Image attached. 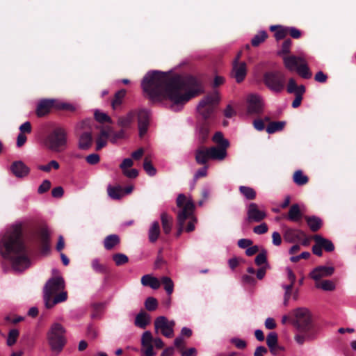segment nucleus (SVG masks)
Segmentation results:
<instances>
[{"mask_svg":"<svg viewBox=\"0 0 356 356\" xmlns=\"http://www.w3.org/2000/svg\"><path fill=\"white\" fill-rule=\"evenodd\" d=\"M141 86L152 102L168 99L173 111H180L192 98L204 92L201 81L193 76L183 79L161 71L149 72L143 79Z\"/></svg>","mask_w":356,"mask_h":356,"instance_id":"1","label":"nucleus"},{"mask_svg":"<svg viewBox=\"0 0 356 356\" xmlns=\"http://www.w3.org/2000/svg\"><path fill=\"white\" fill-rule=\"evenodd\" d=\"M0 254L10 262L15 271H22L29 268L30 259L20 225L12 226L2 236L0 240Z\"/></svg>","mask_w":356,"mask_h":356,"instance_id":"2","label":"nucleus"},{"mask_svg":"<svg viewBox=\"0 0 356 356\" xmlns=\"http://www.w3.org/2000/svg\"><path fill=\"white\" fill-rule=\"evenodd\" d=\"M286 322H291L296 328L297 333L294 339L299 345L313 341L317 337L318 329L307 309L300 307L293 310L290 315L283 316L282 323L285 324Z\"/></svg>","mask_w":356,"mask_h":356,"instance_id":"3","label":"nucleus"},{"mask_svg":"<svg viewBox=\"0 0 356 356\" xmlns=\"http://www.w3.org/2000/svg\"><path fill=\"white\" fill-rule=\"evenodd\" d=\"M177 206L180 209L177 213L178 229L176 237H179L184 228L185 222L189 220L185 229L186 232H191L195 229V223L197 220L193 216L195 204L192 200L187 199L184 194H179L176 200Z\"/></svg>","mask_w":356,"mask_h":356,"instance_id":"4","label":"nucleus"},{"mask_svg":"<svg viewBox=\"0 0 356 356\" xmlns=\"http://www.w3.org/2000/svg\"><path fill=\"white\" fill-rule=\"evenodd\" d=\"M65 281L60 276L50 278L44 287V300L47 309L65 302L67 299V293L64 291Z\"/></svg>","mask_w":356,"mask_h":356,"instance_id":"5","label":"nucleus"},{"mask_svg":"<svg viewBox=\"0 0 356 356\" xmlns=\"http://www.w3.org/2000/svg\"><path fill=\"white\" fill-rule=\"evenodd\" d=\"M67 134L62 127H55L47 136V147L53 152H60L65 149L67 142Z\"/></svg>","mask_w":356,"mask_h":356,"instance_id":"6","label":"nucleus"},{"mask_svg":"<svg viewBox=\"0 0 356 356\" xmlns=\"http://www.w3.org/2000/svg\"><path fill=\"white\" fill-rule=\"evenodd\" d=\"M65 329L58 323H54L47 332L48 343L52 351L60 353L66 343Z\"/></svg>","mask_w":356,"mask_h":356,"instance_id":"7","label":"nucleus"},{"mask_svg":"<svg viewBox=\"0 0 356 356\" xmlns=\"http://www.w3.org/2000/svg\"><path fill=\"white\" fill-rule=\"evenodd\" d=\"M263 81L265 86L271 91L280 93L284 89L286 76L281 70H270L264 74Z\"/></svg>","mask_w":356,"mask_h":356,"instance_id":"8","label":"nucleus"},{"mask_svg":"<svg viewBox=\"0 0 356 356\" xmlns=\"http://www.w3.org/2000/svg\"><path fill=\"white\" fill-rule=\"evenodd\" d=\"M219 102L217 93L205 96L197 106V113L202 116L204 121L212 118Z\"/></svg>","mask_w":356,"mask_h":356,"instance_id":"9","label":"nucleus"},{"mask_svg":"<svg viewBox=\"0 0 356 356\" xmlns=\"http://www.w3.org/2000/svg\"><path fill=\"white\" fill-rule=\"evenodd\" d=\"M224 152L220 150H218L216 147H207L204 145H200L195 152V159L197 164L205 165L208 161L211 160H223Z\"/></svg>","mask_w":356,"mask_h":356,"instance_id":"10","label":"nucleus"},{"mask_svg":"<svg viewBox=\"0 0 356 356\" xmlns=\"http://www.w3.org/2000/svg\"><path fill=\"white\" fill-rule=\"evenodd\" d=\"M175 325V321H169L166 317L163 316L157 317L154 321L156 332L161 330V334L167 338H172L173 337Z\"/></svg>","mask_w":356,"mask_h":356,"instance_id":"11","label":"nucleus"},{"mask_svg":"<svg viewBox=\"0 0 356 356\" xmlns=\"http://www.w3.org/2000/svg\"><path fill=\"white\" fill-rule=\"evenodd\" d=\"M286 90L288 93L295 95V99L292 102V107L294 108L299 107L302 100V96L305 92V86H298L296 80L293 78H290L288 81Z\"/></svg>","mask_w":356,"mask_h":356,"instance_id":"12","label":"nucleus"},{"mask_svg":"<svg viewBox=\"0 0 356 356\" xmlns=\"http://www.w3.org/2000/svg\"><path fill=\"white\" fill-rule=\"evenodd\" d=\"M241 53H238L233 61L231 76L237 83H241L247 75V65L245 62H239Z\"/></svg>","mask_w":356,"mask_h":356,"instance_id":"13","label":"nucleus"},{"mask_svg":"<svg viewBox=\"0 0 356 356\" xmlns=\"http://www.w3.org/2000/svg\"><path fill=\"white\" fill-rule=\"evenodd\" d=\"M266 217L264 211L259 209V207L256 203H250L248 206L246 221L248 223L259 222Z\"/></svg>","mask_w":356,"mask_h":356,"instance_id":"14","label":"nucleus"},{"mask_svg":"<svg viewBox=\"0 0 356 356\" xmlns=\"http://www.w3.org/2000/svg\"><path fill=\"white\" fill-rule=\"evenodd\" d=\"M248 113L251 115L260 114L263 111L261 98L257 95H250L248 97Z\"/></svg>","mask_w":356,"mask_h":356,"instance_id":"15","label":"nucleus"},{"mask_svg":"<svg viewBox=\"0 0 356 356\" xmlns=\"http://www.w3.org/2000/svg\"><path fill=\"white\" fill-rule=\"evenodd\" d=\"M154 338L150 331H145L141 337V345L144 348L142 351L145 356H154L156 353L153 349Z\"/></svg>","mask_w":356,"mask_h":356,"instance_id":"16","label":"nucleus"},{"mask_svg":"<svg viewBox=\"0 0 356 356\" xmlns=\"http://www.w3.org/2000/svg\"><path fill=\"white\" fill-rule=\"evenodd\" d=\"M139 136L143 138L147 133L149 127V112L145 109H140L137 113Z\"/></svg>","mask_w":356,"mask_h":356,"instance_id":"17","label":"nucleus"},{"mask_svg":"<svg viewBox=\"0 0 356 356\" xmlns=\"http://www.w3.org/2000/svg\"><path fill=\"white\" fill-rule=\"evenodd\" d=\"M54 107H56V101L54 99H41L37 105L35 113L39 118L45 116L50 113Z\"/></svg>","mask_w":356,"mask_h":356,"instance_id":"18","label":"nucleus"},{"mask_svg":"<svg viewBox=\"0 0 356 356\" xmlns=\"http://www.w3.org/2000/svg\"><path fill=\"white\" fill-rule=\"evenodd\" d=\"M283 64L285 68L291 72H296L298 66L305 60L302 57L295 55L282 56Z\"/></svg>","mask_w":356,"mask_h":356,"instance_id":"19","label":"nucleus"},{"mask_svg":"<svg viewBox=\"0 0 356 356\" xmlns=\"http://www.w3.org/2000/svg\"><path fill=\"white\" fill-rule=\"evenodd\" d=\"M305 232L300 229L286 228L283 236L285 241L288 243H296L300 241L305 236Z\"/></svg>","mask_w":356,"mask_h":356,"instance_id":"20","label":"nucleus"},{"mask_svg":"<svg viewBox=\"0 0 356 356\" xmlns=\"http://www.w3.org/2000/svg\"><path fill=\"white\" fill-rule=\"evenodd\" d=\"M10 170L17 178L25 177L30 172V168L22 161L13 162L10 167Z\"/></svg>","mask_w":356,"mask_h":356,"instance_id":"21","label":"nucleus"},{"mask_svg":"<svg viewBox=\"0 0 356 356\" xmlns=\"http://www.w3.org/2000/svg\"><path fill=\"white\" fill-rule=\"evenodd\" d=\"M334 272L332 266H319L313 269L310 273V277L315 281H319L323 277L331 276Z\"/></svg>","mask_w":356,"mask_h":356,"instance_id":"22","label":"nucleus"},{"mask_svg":"<svg viewBox=\"0 0 356 356\" xmlns=\"http://www.w3.org/2000/svg\"><path fill=\"white\" fill-rule=\"evenodd\" d=\"M38 240L41 253L46 254L50 251V234L47 229L42 228L38 234Z\"/></svg>","mask_w":356,"mask_h":356,"instance_id":"23","label":"nucleus"},{"mask_svg":"<svg viewBox=\"0 0 356 356\" xmlns=\"http://www.w3.org/2000/svg\"><path fill=\"white\" fill-rule=\"evenodd\" d=\"M312 239H313L316 243H318V245L325 252H332L334 250V245L333 243L330 240L323 237L321 235L315 234L312 236Z\"/></svg>","mask_w":356,"mask_h":356,"instance_id":"24","label":"nucleus"},{"mask_svg":"<svg viewBox=\"0 0 356 356\" xmlns=\"http://www.w3.org/2000/svg\"><path fill=\"white\" fill-rule=\"evenodd\" d=\"M93 143L92 134L89 131L83 132L79 138L78 147L81 150L89 149Z\"/></svg>","mask_w":356,"mask_h":356,"instance_id":"25","label":"nucleus"},{"mask_svg":"<svg viewBox=\"0 0 356 356\" xmlns=\"http://www.w3.org/2000/svg\"><path fill=\"white\" fill-rule=\"evenodd\" d=\"M303 216L300 210V206L298 204H293L291 206L286 218L293 222H301Z\"/></svg>","mask_w":356,"mask_h":356,"instance_id":"26","label":"nucleus"},{"mask_svg":"<svg viewBox=\"0 0 356 356\" xmlns=\"http://www.w3.org/2000/svg\"><path fill=\"white\" fill-rule=\"evenodd\" d=\"M212 140L214 143L218 145L216 147L218 150L222 151L224 152L223 157L225 158L227 156V148L229 145V141L224 138L223 134L220 131H217L213 136Z\"/></svg>","mask_w":356,"mask_h":356,"instance_id":"27","label":"nucleus"},{"mask_svg":"<svg viewBox=\"0 0 356 356\" xmlns=\"http://www.w3.org/2000/svg\"><path fill=\"white\" fill-rule=\"evenodd\" d=\"M150 323V316L145 311L141 310L136 316L134 325L141 329H145Z\"/></svg>","mask_w":356,"mask_h":356,"instance_id":"28","label":"nucleus"},{"mask_svg":"<svg viewBox=\"0 0 356 356\" xmlns=\"http://www.w3.org/2000/svg\"><path fill=\"white\" fill-rule=\"evenodd\" d=\"M304 218L308 227L313 232H318L323 226V221L319 217L305 216Z\"/></svg>","mask_w":356,"mask_h":356,"instance_id":"29","label":"nucleus"},{"mask_svg":"<svg viewBox=\"0 0 356 356\" xmlns=\"http://www.w3.org/2000/svg\"><path fill=\"white\" fill-rule=\"evenodd\" d=\"M161 234L160 225L158 221H154L148 230V239L152 243H154Z\"/></svg>","mask_w":356,"mask_h":356,"instance_id":"30","label":"nucleus"},{"mask_svg":"<svg viewBox=\"0 0 356 356\" xmlns=\"http://www.w3.org/2000/svg\"><path fill=\"white\" fill-rule=\"evenodd\" d=\"M136 113L135 111H130L126 116L120 117L118 120V125L123 129L130 127L134 122Z\"/></svg>","mask_w":356,"mask_h":356,"instance_id":"31","label":"nucleus"},{"mask_svg":"<svg viewBox=\"0 0 356 356\" xmlns=\"http://www.w3.org/2000/svg\"><path fill=\"white\" fill-rule=\"evenodd\" d=\"M161 221L163 232L167 235L169 234L172 227V217L168 214L166 212H163L161 214Z\"/></svg>","mask_w":356,"mask_h":356,"instance_id":"32","label":"nucleus"},{"mask_svg":"<svg viewBox=\"0 0 356 356\" xmlns=\"http://www.w3.org/2000/svg\"><path fill=\"white\" fill-rule=\"evenodd\" d=\"M141 284L153 289H158L161 286L160 281L156 277L149 274L145 275L141 277Z\"/></svg>","mask_w":356,"mask_h":356,"instance_id":"33","label":"nucleus"},{"mask_svg":"<svg viewBox=\"0 0 356 356\" xmlns=\"http://www.w3.org/2000/svg\"><path fill=\"white\" fill-rule=\"evenodd\" d=\"M91 268L97 273L106 275L110 274L109 268L106 264H102L99 259L91 261Z\"/></svg>","mask_w":356,"mask_h":356,"instance_id":"34","label":"nucleus"},{"mask_svg":"<svg viewBox=\"0 0 356 356\" xmlns=\"http://www.w3.org/2000/svg\"><path fill=\"white\" fill-rule=\"evenodd\" d=\"M120 243V238L117 234H110L104 240V247L107 250L113 249Z\"/></svg>","mask_w":356,"mask_h":356,"instance_id":"35","label":"nucleus"},{"mask_svg":"<svg viewBox=\"0 0 356 356\" xmlns=\"http://www.w3.org/2000/svg\"><path fill=\"white\" fill-rule=\"evenodd\" d=\"M271 31H275V37L277 40L284 39L288 33V27L280 25H274L270 27Z\"/></svg>","mask_w":356,"mask_h":356,"instance_id":"36","label":"nucleus"},{"mask_svg":"<svg viewBox=\"0 0 356 356\" xmlns=\"http://www.w3.org/2000/svg\"><path fill=\"white\" fill-rule=\"evenodd\" d=\"M293 181L298 186H304L308 183L309 177L302 170H298L293 173Z\"/></svg>","mask_w":356,"mask_h":356,"instance_id":"37","label":"nucleus"},{"mask_svg":"<svg viewBox=\"0 0 356 356\" xmlns=\"http://www.w3.org/2000/svg\"><path fill=\"white\" fill-rule=\"evenodd\" d=\"M296 72L298 74L299 76L305 79H310L312 75L305 60L302 62Z\"/></svg>","mask_w":356,"mask_h":356,"instance_id":"38","label":"nucleus"},{"mask_svg":"<svg viewBox=\"0 0 356 356\" xmlns=\"http://www.w3.org/2000/svg\"><path fill=\"white\" fill-rule=\"evenodd\" d=\"M126 95V90L124 89L120 90L118 91L112 99L111 106L113 109H116L118 106H120L122 103L124 97Z\"/></svg>","mask_w":356,"mask_h":356,"instance_id":"39","label":"nucleus"},{"mask_svg":"<svg viewBox=\"0 0 356 356\" xmlns=\"http://www.w3.org/2000/svg\"><path fill=\"white\" fill-rule=\"evenodd\" d=\"M285 124L286 122L284 121L271 122L267 126L266 131L267 133L271 134L277 131H282L284 129Z\"/></svg>","mask_w":356,"mask_h":356,"instance_id":"40","label":"nucleus"},{"mask_svg":"<svg viewBox=\"0 0 356 356\" xmlns=\"http://www.w3.org/2000/svg\"><path fill=\"white\" fill-rule=\"evenodd\" d=\"M238 190L239 192L248 200H253L256 198V191L251 187L241 186Z\"/></svg>","mask_w":356,"mask_h":356,"instance_id":"41","label":"nucleus"},{"mask_svg":"<svg viewBox=\"0 0 356 356\" xmlns=\"http://www.w3.org/2000/svg\"><path fill=\"white\" fill-rule=\"evenodd\" d=\"M200 141L202 144L204 143L209 136V127L207 122L204 121L200 127Z\"/></svg>","mask_w":356,"mask_h":356,"instance_id":"42","label":"nucleus"},{"mask_svg":"<svg viewBox=\"0 0 356 356\" xmlns=\"http://www.w3.org/2000/svg\"><path fill=\"white\" fill-rule=\"evenodd\" d=\"M315 286L316 288L327 291H332L335 289L334 284L330 280L316 281Z\"/></svg>","mask_w":356,"mask_h":356,"instance_id":"43","label":"nucleus"},{"mask_svg":"<svg viewBox=\"0 0 356 356\" xmlns=\"http://www.w3.org/2000/svg\"><path fill=\"white\" fill-rule=\"evenodd\" d=\"M108 195L114 200H119L123 195V190L120 186L113 187L109 186L108 187Z\"/></svg>","mask_w":356,"mask_h":356,"instance_id":"44","label":"nucleus"},{"mask_svg":"<svg viewBox=\"0 0 356 356\" xmlns=\"http://www.w3.org/2000/svg\"><path fill=\"white\" fill-rule=\"evenodd\" d=\"M267 37V33L264 31H261L252 38L251 40V44L253 47H258L261 43L265 41Z\"/></svg>","mask_w":356,"mask_h":356,"instance_id":"45","label":"nucleus"},{"mask_svg":"<svg viewBox=\"0 0 356 356\" xmlns=\"http://www.w3.org/2000/svg\"><path fill=\"white\" fill-rule=\"evenodd\" d=\"M160 282L163 285L164 289L168 295H171L174 290V284L172 280L168 277H163Z\"/></svg>","mask_w":356,"mask_h":356,"instance_id":"46","label":"nucleus"},{"mask_svg":"<svg viewBox=\"0 0 356 356\" xmlns=\"http://www.w3.org/2000/svg\"><path fill=\"white\" fill-rule=\"evenodd\" d=\"M112 259L118 266L124 265L129 261L128 257L122 253H115L113 254Z\"/></svg>","mask_w":356,"mask_h":356,"instance_id":"47","label":"nucleus"},{"mask_svg":"<svg viewBox=\"0 0 356 356\" xmlns=\"http://www.w3.org/2000/svg\"><path fill=\"white\" fill-rule=\"evenodd\" d=\"M291 44L292 41L291 39L288 38L285 40L282 44V48L281 50L278 52V55L280 56H284L285 55L289 56Z\"/></svg>","mask_w":356,"mask_h":356,"instance_id":"48","label":"nucleus"},{"mask_svg":"<svg viewBox=\"0 0 356 356\" xmlns=\"http://www.w3.org/2000/svg\"><path fill=\"white\" fill-rule=\"evenodd\" d=\"M143 169L149 176H154L156 173V170L152 165L151 161L146 156L143 162Z\"/></svg>","mask_w":356,"mask_h":356,"instance_id":"49","label":"nucleus"},{"mask_svg":"<svg viewBox=\"0 0 356 356\" xmlns=\"http://www.w3.org/2000/svg\"><path fill=\"white\" fill-rule=\"evenodd\" d=\"M19 335V332L17 329L10 330L9 331V333L8 335V339H7V342H6L7 345L8 346H13L16 343Z\"/></svg>","mask_w":356,"mask_h":356,"instance_id":"50","label":"nucleus"},{"mask_svg":"<svg viewBox=\"0 0 356 356\" xmlns=\"http://www.w3.org/2000/svg\"><path fill=\"white\" fill-rule=\"evenodd\" d=\"M59 167H60V165H59L58 162H57L55 160H52L47 165H38V168L40 170L44 171L45 172H50L51 168L58 170L59 168Z\"/></svg>","mask_w":356,"mask_h":356,"instance_id":"51","label":"nucleus"},{"mask_svg":"<svg viewBox=\"0 0 356 356\" xmlns=\"http://www.w3.org/2000/svg\"><path fill=\"white\" fill-rule=\"evenodd\" d=\"M145 307L147 310L152 312L156 309L158 307V301L153 297H148L145 302Z\"/></svg>","mask_w":356,"mask_h":356,"instance_id":"52","label":"nucleus"},{"mask_svg":"<svg viewBox=\"0 0 356 356\" xmlns=\"http://www.w3.org/2000/svg\"><path fill=\"white\" fill-rule=\"evenodd\" d=\"M95 119L100 123L112 122L111 118L107 114L99 111L95 112Z\"/></svg>","mask_w":356,"mask_h":356,"instance_id":"53","label":"nucleus"},{"mask_svg":"<svg viewBox=\"0 0 356 356\" xmlns=\"http://www.w3.org/2000/svg\"><path fill=\"white\" fill-rule=\"evenodd\" d=\"M278 343L277 334L275 332H270L266 337V343L268 348L276 346Z\"/></svg>","mask_w":356,"mask_h":356,"instance_id":"54","label":"nucleus"},{"mask_svg":"<svg viewBox=\"0 0 356 356\" xmlns=\"http://www.w3.org/2000/svg\"><path fill=\"white\" fill-rule=\"evenodd\" d=\"M254 262L257 266L267 264L266 252L265 250H263L262 252L259 253L255 257Z\"/></svg>","mask_w":356,"mask_h":356,"instance_id":"55","label":"nucleus"},{"mask_svg":"<svg viewBox=\"0 0 356 356\" xmlns=\"http://www.w3.org/2000/svg\"><path fill=\"white\" fill-rule=\"evenodd\" d=\"M86 161L90 165H96L100 161V156L98 154L92 153L86 157Z\"/></svg>","mask_w":356,"mask_h":356,"instance_id":"56","label":"nucleus"},{"mask_svg":"<svg viewBox=\"0 0 356 356\" xmlns=\"http://www.w3.org/2000/svg\"><path fill=\"white\" fill-rule=\"evenodd\" d=\"M51 188V182L50 181L46 179L42 181V183L39 186L38 192L40 194H42L48 191Z\"/></svg>","mask_w":356,"mask_h":356,"instance_id":"57","label":"nucleus"},{"mask_svg":"<svg viewBox=\"0 0 356 356\" xmlns=\"http://www.w3.org/2000/svg\"><path fill=\"white\" fill-rule=\"evenodd\" d=\"M204 166L197 170L194 175V180L196 181L197 179L204 177L207 175V169L208 165H203Z\"/></svg>","mask_w":356,"mask_h":356,"instance_id":"58","label":"nucleus"},{"mask_svg":"<svg viewBox=\"0 0 356 356\" xmlns=\"http://www.w3.org/2000/svg\"><path fill=\"white\" fill-rule=\"evenodd\" d=\"M311 254L309 252H303L297 256H293L290 260L293 263L298 262L301 259H307L310 257Z\"/></svg>","mask_w":356,"mask_h":356,"instance_id":"59","label":"nucleus"},{"mask_svg":"<svg viewBox=\"0 0 356 356\" xmlns=\"http://www.w3.org/2000/svg\"><path fill=\"white\" fill-rule=\"evenodd\" d=\"M253 232L257 234H263L268 232V226L266 223H261L253 228Z\"/></svg>","mask_w":356,"mask_h":356,"instance_id":"60","label":"nucleus"},{"mask_svg":"<svg viewBox=\"0 0 356 356\" xmlns=\"http://www.w3.org/2000/svg\"><path fill=\"white\" fill-rule=\"evenodd\" d=\"M288 33L294 39H298L301 37V31L295 27H288Z\"/></svg>","mask_w":356,"mask_h":356,"instance_id":"61","label":"nucleus"},{"mask_svg":"<svg viewBox=\"0 0 356 356\" xmlns=\"http://www.w3.org/2000/svg\"><path fill=\"white\" fill-rule=\"evenodd\" d=\"M19 131L21 134H30L31 132L32 128L31 124L29 122H26L20 125Z\"/></svg>","mask_w":356,"mask_h":356,"instance_id":"62","label":"nucleus"},{"mask_svg":"<svg viewBox=\"0 0 356 356\" xmlns=\"http://www.w3.org/2000/svg\"><path fill=\"white\" fill-rule=\"evenodd\" d=\"M111 136H113V140L124 138L126 136V133L124 129L122 128L120 131H114L113 129L111 131Z\"/></svg>","mask_w":356,"mask_h":356,"instance_id":"63","label":"nucleus"},{"mask_svg":"<svg viewBox=\"0 0 356 356\" xmlns=\"http://www.w3.org/2000/svg\"><path fill=\"white\" fill-rule=\"evenodd\" d=\"M123 174L130 178V179H134L136 177H138V171L136 170V169H131V170H129V169H127V170H124V171H122Z\"/></svg>","mask_w":356,"mask_h":356,"instance_id":"64","label":"nucleus"}]
</instances>
